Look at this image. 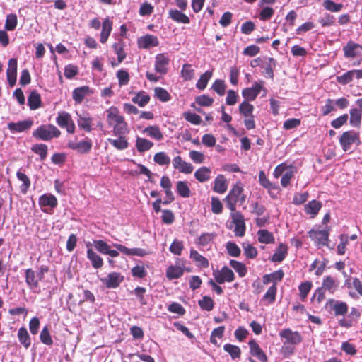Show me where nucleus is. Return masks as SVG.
Here are the masks:
<instances>
[{
    "label": "nucleus",
    "mask_w": 362,
    "mask_h": 362,
    "mask_svg": "<svg viewBox=\"0 0 362 362\" xmlns=\"http://www.w3.org/2000/svg\"><path fill=\"white\" fill-rule=\"evenodd\" d=\"M199 305L202 310L211 311L213 310L214 303L211 298L209 296H204L202 300L198 302Z\"/></svg>",
    "instance_id": "052dcab7"
},
{
    "label": "nucleus",
    "mask_w": 362,
    "mask_h": 362,
    "mask_svg": "<svg viewBox=\"0 0 362 362\" xmlns=\"http://www.w3.org/2000/svg\"><path fill=\"white\" fill-rule=\"evenodd\" d=\"M93 94V91L87 86L78 87L73 90L72 97L77 104H81L86 96Z\"/></svg>",
    "instance_id": "412c9836"
},
{
    "label": "nucleus",
    "mask_w": 362,
    "mask_h": 362,
    "mask_svg": "<svg viewBox=\"0 0 362 362\" xmlns=\"http://www.w3.org/2000/svg\"><path fill=\"white\" fill-rule=\"evenodd\" d=\"M211 169L203 166L197 169L194 173L195 178L200 182H205L210 179Z\"/></svg>",
    "instance_id": "e433bc0d"
},
{
    "label": "nucleus",
    "mask_w": 362,
    "mask_h": 362,
    "mask_svg": "<svg viewBox=\"0 0 362 362\" xmlns=\"http://www.w3.org/2000/svg\"><path fill=\"white\" fill-rule=\"evenodd\" d=\"M17 16L13 13L7 15L5 22V29L8 31L15 30L17 25Z\"/></svg>",
    "instance_id": "bf43d9fd"
},
{
    "label": "nucleus",
    "mask_w": 362,
    "mask_h": 362,
    "mask_svg": "<svg viewBox=\"0 0 362 362\" xmlns=\"http://www.w3.org/2000/svg\"><path fill=\"white\" fill-rule=\"evenodd\" d=\"M124 44L122 40H119L112 45L115 53L117 55V63H112L113 66L119 65L125 58L126 53L124 51Z\"/></svg>",
    "instance_id": "2f4dec72"
},
{
    "label": "nucleus",
    "mask_w": 362,
    "mask_h": 362,
    "mask_svg": "<svg viewBox=\"0 0 362 362\" xmlns=\"http://www.w3.org/2000/svg\"><path fill=\"white\" fill-rule=\"evenodd\" d=\"M76 115V122L78 127L86 132H90L93 130V118L90 117V114L86 112H83L81 113H78L77 112Z\"/></svg>",
    "instance_id": "9b49d317"
},
{
    "label": "nucleus",
    "mask_w": 362,
    "mask_h": 362,
    "mask_svg": "<svg viewBox=\"0 0 362 362\" xmlns=\"http://www.w3.org/2000/svg\"><path fill=\"white\" fill-rule=\"evenodd\" d=\"M153 146V143L146 139L137 137L136 139V146L139 152L148 151Z\"/></svg>",
    "instance_id": "a18cd8bd"
},
{
    "label": "nucleus",
    "mask_w": 362,
    "mask_h": 362,
    "mask_svg": "<svg viewBox=\"0 0 362 362\" xmlns=\"http://www.w3.org/2000/svg\"><path fill=\"white\" fill-rule=\"evenodd\" d=\"M92 141L89 139L81 141H76L74 140H69L67 146L71 150L76 151L79 153L86 154L90 151L92 148Z\"/></svg>",
    "instance_id": "423d86ee"
},
{
    "label": "nucleus",
    "mask_w": 362,
    "mask_h": 362,
    "mask_svg": "<svg viewBox=\"0 0 362 362\" xmlns=\"http://www.w3.org/2000/svg\"><path fill=\"white\" fill-rule=\"evenodd\" d=\"M126 134L115 135L117 139L108 138L107 141L112 145L116 149L122 151L127 148L129 143L125 138Z\"/></svg>",
    "instance_id": "c85d7f7f"
},
{
    "label": "nucleus",
    "mask_w": 362,
    "mask_h": 362,
    "mask_svg": "<svg viewBox=\"0 0 362 362\" xmlns=\"http://www.w3.org/2000/svg\"><path fill=\"white\" fill-rule=\"evenodd\" d=\"M184 274V270L182 267L177 265H170L166 270V276L168 279L172 280L178 279Z\"/></svg>",
    "instance_id": "4c0bfd02"
},
{
    "label": "nucleus",
    "mask_w": 362,
    "mask_h": 362,
    "mask_svg": "<svg viewBox=\"0 0 362 362\" xmlns=\"http://www.w3.org/2000/svg\"><path fill=\"white\" fill-rule=\"evenodd\" d=\"M32 151L35 153L36 154H38L40 157V160H43L45 159L47 155V146L45 144H35L31 148Z\"/></svg>",
    "instance_id": "6e6d98bb"
},
{
    "label": "nucleus",
    "mask_w": 362,
    "mask_h": 362,
    "mask_svg": "<svg viewBox=\"0 0 362 362\" xmlns=\"http://www.w3.org/2000/svg\"><path fill=\"white\" fill-rule=\"evenodd\" d=\"M309 237L317 244L327 245L329 240V232L327 230H311L308 232Z\"/></svg>",
    "instance_id": "aec40b11"
},
{
    "label": "nucleus",
    "mask_w": 362,
    "mask_h": 362,
    "mask_svg": "<svg viewBox=\"0 0 362 362\" xmlns=\"http://www.w3.org/2000/svg\"><path fill=\"white\" fill-rule=\"evenodd\" d=\"M238 110L244 117H248L253 115L254 106L249 102L244 100L240 104Z\"/></svg>",
    "instance_id": "49530a36"
},
{
    "label": "nucleus",
    "mask_w": 362,
    "mask_h": 362,
    "mask_svg": "<svg viewBox=\"0 0 362 362\" xmlns=\"http://www.w3.org/2000/svg\"><path fill=\"white\" fill-rule=\"evenodd\" d=\"M259 184L264 188H266L269 194L272 197H274L275 195L274 194V193L272 192L273 190H278L279 187L278 186L274 185L272 182H271L268 179L267 177H266L264 171L261 170L259 173Z\"/></svg>",
    "instance_id": "c756f323"
},
{
    "label": "nucleus",
    "mask_w": 362,
    "mask_h": 362,
    "mask_svg": "<svg viewBox=\"0 0 362 362\" xmlns=\"http://www.w3.org/2000/svg\"><path fill=\"white\" fill-rule=\"evenodd\" d=\"M25 282L28 286V288L32 291H35V289L39 287V279L38 276L35 275V272L32 269H27L25 271Z\"/></svg>",
    "instance_id": "5701e85b"
},
{
    "label": "nucleus",
    "mask_w": 362,
    "mask_h": 362,
    "mask_svg": "<svg viewBox=\"0 0 362 362\" xmlns=\"http://www.w3.org/2000/svg\"><path fill=\"white\" fill-rule=\"evenodd\" d=\"M223 349L230 354L233 360L238 359L240 357L241 351L238 346L226 344L223 346Z\"/></svg>",
    "instance_id": "09e8293b"
},
{
    "label": "nucleus",
    "mask_w": 362,
    "mask_h": 362,
    "mask_svg": "<svg viewBox=\"0 0 362 362\" xmlns=\"http://www.w3.org/2000/svg\"><path fill=\"white\" fill-rule=\"evenodd\" d=\"M279 336L282 339H285L288 343L292 344H297L302 340L300 334L297 332H293L290 329H286L282 330L279 333Z\"/></svg>",
    "instance_id": "b1692460"
},
{
    "label": "nucleus",
    "mask_w": 362,
    "mask_h": 362,
    "mask_svg": "<svg viewBox=\"0 0 362 362\" xmlns=\"http://www.w3.org/2000/svg\"><path fill=\"white\" fill-rule=\"evenodd\" d=\"M18 339L20 343L25 348L28 349L31 344V339L26 328L22 327L18 331Z\"/></svg>",
    "instance_id": "ea45409f"
},
{
    "label": "nucleus",
    "mask_w": 362,
    "mask_h": 362,
    "mask_svg": "<svg viewBox=\"0 0 362 362\" xmlns=\"http://www.w3.org/2000/svg\"><path fill=\"white\" fill-rule=\"evenodd\" d=\"M143 132L157 141H160L163 138V133L160 132V128L156 125L146 127Z\"/></svg>",
    "instance_id": "58836bf2"
},
{
    "label": "nucleus",
    "mask_w": 362,
    "mask_h": 362,
    "mask_svg": "<svg viewBox=\"0 0 362 362\" xmlns=\"http://www.w3.org/2000/svg\"><path fill=\"white\" fill-rule=\"evenodd\" d=\"M324 8L331 12H339L342 8L343 5L341 4H336L332 0H325L323 2Z\"/></svg>",
    "instance_id": "69168bd1"
},
{
    "label": "nucleus",
    "mask_w": 362,
    "mask_h": 362,
    "mask_svg": "<svg viewBox=\"0 0 362 362\" xmlns=\"http://www.w3.org/2000/svg\"><path fill=\"white\" fill-rule=\"evenodd\" d=\"M262 8L259 12V18L263 21L270 20L274 14V10L269 6H263Z\"/></svg>",
    "instance_id": "4d7b16f0"
},
{
    "label": "nucleus",
    "mask_w": 362,
    "mask_h": 362,
    "mask_svg": "<svg viewBox=\"0 0 362 362\" xmlns=\"http://www.w3.org/2000/svg\"><path fill=\"white\" fill-rule=\"evenodd\" d=\"M86 245L87 247V258L91 262L92 267L95 269H100L103 265V258L93 250L90 242H88Z\"/></svg>",
    "instance_id": "ddd939ff"
},
{
    "label": "nucleus",
    "mask_w": 362,
    "mask_h": 362,
    "mask_svg": "<svg viewBox=\"0 0 362 362\" xmlns=\"http://www.w3.org/2000/svg\"><path fill=\"white\" fill-rule=\"evenodd\" d=\"M39 204L41 207L49 206L54 208L57 206V198L52 194H44L39 198Z\"/></svg>",
    "instance_id": "72a5a7b5"
},
{
    "label": "nucleus",
    "mask_w": 362,
    "mask_h": 362,
    "mask_svg": "<svg viewBox=\"0 0 362 362\" xmlns=\"http://www.w3.org/2000/svg\"><path fill=\"white\" fill-rule=\"evenodd\" d=\"M344 55L346 58H354L362 53V46L353 41H349L343 47Z\"/></svg>",
    "instance_id": "f8f14e48"
},
{
    "label": "nucleus",
    "mask_w": 362,
    "mask_h": 362,
    "mask_svg": "<svg viewBox=\"0 0 362 362\" xmlns=\"http://www.w3.org/2000/svg\"><path fill=\"white\" fill-rule=\"evenodd\" d=\"M354 78L357 79L362 78V69L348 71L341 76H337L336 80L339 84L345 86L351 83Z\"/></svg>",
    "instance_id": "9d476101"
},
{
    "label": "nucleus",
    "mask_w": 362,
    "mask_h": 362,
    "mask_svg": "<svg viewBox=\"0 0 362 362\" xmlns=\"http://www.w3.org/2000/svg\"><path fill=\"white\" fill-rule=\"evenodd\" d=\"M17 59L11 58L8 60L6 70V77L10 86H13L17 78Z\"/></svg>",
    "instance_id": "a211bd4d"
},
{
    "label": "nucleus",
    "mask_w": 362,
    "mask_h": 362,
    "mask_svg": "<svg viewBox=\"0 0 362 362\" xmlns=\"http://www.w3.org/2000/svg\"><path fill=\"white\" fill-rule=\"evenodd\" d=\"M169 64V59L165 54H158L156 57L155 69L157 72L161 74H165L168 69L167 66Z\"/></svg>",
    "instance_id": "393cba45"
},
{
    "label": "nucleus",
    "mask_w": 362,
    "mask_h": 362,
    "mask_svg": "<svg viewBox=\"0 0 362 362\" xmlns=\"http://www.w3.org/2000/svg\"><path fill=\"white\" fill-rule=\"evenodd\" d=\"M112 246L119 250V252L127 256L144 257L148 254V252L142 248H128L126 246L118 243H114Z\"/></svg>",
    "instance_id": "2eb2a0df"
},
{
    "label": "nucleus",
    "mask_w": 362,
    "mask_h": 362,
    "mask_svg": "<svg viewBox=\"0 0 362 362\" xmlns=\"http://www.w3.org/2000/svg\"><path fill=\"white\" fill-rule=\"evenodd\" d=\"M230 265L235 270L236 272L238 273L240 277L245 276L247 273V268L243 263L236 260H230Z\"/></svg>",
    "instance_id": "680f3d73"
},
{
    "label": "nucleus",
    "mask_w": 362,
    "mask_h": 362,
    "mask_svg": "<svg viewBox=\"0 0 362 362\" xmlns=\"http://www.w3.org/2000/svg\"><path fill=\"white\" fill-rule=\"evenodd\" d=\"M150 100V96L145 91L139 92L134 97L132 98V101L134 103L138 104L141 107L146 105Z\"/></svg>",
    "instance_id": "79ce46f5"
},
{
    "label": "nucleus",
    "mask_w": 362,
    "mask_h": 362,
    "mask_svg": "<svg viewBox=\"0 0 362 362\" xmlns=\"http://www.w3.org/2000/svg\"><path fill=\"white\" fill-rule=\"evenodd\" d=\"M40 339V341L46 345L50 346L53 344V340L50 336L47 326L44 327L42 329Z\"/></svg>",
    "instance_id": "774afa93"
},
{
    "label": "nucleus",
    "mask_w": 362,
    "mask_h": 362,
    "mask_svg": "<svg viewBox=\"0 0 362 362\" xmlns=\"http://www.w3.org/2000/svg\"><path fill=\"white\" fill-rule=\"evenodd\" d=\"M189 257L196 263L197 267L207 268L209 266L208 259L195 250H191Z\"/></svg>",
    "instance_id": "f704fd0d"
},
{
    "label": "nucleus",
    "mask_w": 362,
    "mask_h": 362,
    "mask_svg": "<svg viewBox=\"0 0 362 362\" xmlns=\"http://www.w3.org/2000/svg\"><path fill=\"white\" fill-rule=\"evenodd\" d=\"M137 44L139 48L149 49L157 47L159 45V41L156 36L148 34L139 37Z\"/></svg>",
    "instance_id": "6ab92c4d"
},
{
    "label": "nucleus",
    "mask_w": 362,
    "mask_h": 362,
    "mask_svg": "<svg viewBox=\"0 0 362 362\" xmlns=\"http://www.w3.org/2000/svg\"><path fill=\"white\" fill-rule=\"evenodd\" d=\"M248 344L250 349V354L253 356L257 358V359L259 360L261 362L267 361V358L264 352L262 351V349L259 347V344L255 340H250Z\"/></svg>",
    "instance_id": "a878e982"
},
{
    "label": "nucleus",
    "mask_w": 362,
    "mask_h": 362,
    "mask_svg": "<svg viewBox=\"0 0 362 362\" xmlns=\"http://www.w3.org/2000/svg\"><path fill=\"white\" fill-rule=\"evenodd\" d=\"M262 88V85L261 83L255 82L252 87L246 88L243 90L242 95L245 98V100L254 101L257 95L259 94Z\"/></svg>",
    "instance_id": "f3484780"
},
{
    "label": "nucleus",
    "mask_w": 362,
    "mask_h": 362,
    "mask_svg": "<svg viewBox=\"0 0 362 362\" xmlns=\"http://www.w3.org/2000/svg\"><path fill=\"white\" fill-rule=\"evenodd\" d=\"M173 166L180 173L189 174L192 173L194 167L190 163L182 160L180 156H175L172 160Z\"/></svg>",
    "instance_id": "4468645a"
},
{
    "label": "nucleus",
    "mask_w": 362,
    "mask_h": 362,
    "mask_svg": "<svg viewBox=\"0 0 362 362\" xmlns=\"http://www.w3.org/2000/svg\"><path fill=\"white\" fill-rule=\"evenodd\" d=\"M28 105L30 110H36L41 105V98L37 91H32L28 99Z\"/></svg>",
    "instance_id": "37998d69"
},
{
    "label": "nucleus",
    "mask_w": 362,
    "mask_h": 362,
    "mask_svg": "<svg viewBox=\"0 0 362 362\" xmlns=\"http://www.w3.org/2000/svg\"><path fill=\"white\" fill-rule=\"evenodd\" d=\"M228 189V182L223 175H218L214 180L213 190L218 194H223Z\"/></svg>",
    "instance_id": "cd10ccee"
},
{
    "label": "nucleus",
    "mask_w": 362,
    "mask_h": 362,
    "mask_svg": "<svg viewBox=\"0 0 362 362\" xmlns=\"http://www.w3.org/2000/svg\"><path fill=\"white\" fill-rule=\"evenodd\" d=\"M56 122L60 127L65 128L67 132L74 133L76 127L69 113L66 112L59 113Z\"/></svg>",
    "instance_id": "39448f33"
},
{
    "label": "nucleus",
    "mask_w": 362,
    "mask_h": 362,
    "mask_svg": "<svg viewBox=\"0 0 362 362\" xmlns=\"http://www.w3.org/2000/svg\"><path fill=\"white\" fill-rule=\"evenodd\" d=\"M312 288V283L310 281H305L300 284L299 289V295L301 300H304L308 293L310 292Z\"/></svg>",
    "instance_id": "0e129e2a"
},
{
    "label": "nucleus",
    "mask_w": 362,
    "mask_h": 362,
    "mask_svg": "<svg viewBox=\"0 0 362 362\" xmlns=\"http://www.w3.org/2000/svg\"><path fill=\"white\" fill-rule=\"evenodd\" d=\"M361 117L362 112L359 109L354 107L350 110V124L352 127H358L361 124Z\"/></svg>",
    "instance_id": "c03bdc74"
},
{
    "label": "nucleus",
    "mask_w": 362,
    "mask_h": 362,
    "mask_svg": "<svg viewBox=\"0 0 362 362\" xmlns=\"http://www.w3.org/2000/svg\"><path fill=\"white\" fill-rule=\"evenodd\" d=\"M154 93L155 96L162 102H168L170 100V95L169 93L163 88H155Z\"/></svg>",
    "instance_id": "e2e57ef3"
},
{
    "label": "nucleus",
    "mask_w": 362,
    "mask_h": 362,
    "mask_svg": "<svg viewBox=\"0 0 362 362\" xmlns=\"http://www.w3.org/2000/svg\"><path fill=\"white\" fill-rule=\"evenodd\" d=\"M106 122L112 129L113 135L127 134L129 132L128 124L119 109L115 106L110 107L106 111Z\"/></svg>",
    "instance_id": "f257e3e1"
},
{
    "label": "nucleus",
    "mask_w": 362,
    "mask_h": 362,
    "mask_svg": "<svg viewBox=\"0 0 362 362\" xmlns=\"http://www.w3.org/2000/svg\"><path fill=\"white\" fill-rule=\"evenodd\" d=\"M33 124V120L26 119L18 122H10L8 124V128L12 133L23 132L29 129Z\"/></svg>",
    "instance_id": "4be33fe9"
},
{
    "label": "nucleus",
    "mask_w": 362,
    "mask_h": 362,
    "mask_svg": "<svg viewBox=\"0 0 362 362\" xmlns=\"http://www.w3.org/2000/svg\"><path fill=\"white\" fill-rule=\"evenodd\" d=\"M230 217L235 225L234 233L236 236L242 237L245 232V223L243 216L240 212H231Z\"/></svg>",
    "instance_id": "0eeeda50"
},
{
    "label": "nucleus",
    "mask_w": 362,
    "mask_h": 362,
    "mask_svg": "<svg viewBox=\"0 0 362 362\" xmlns=\"http://www.w3.org/2000/svg\"><path fill=\"white\" fill-rule=\"evenodd\" d=\"M124 277L118 272L110 273L106 277L100 279L101 282L107 288H116L123 281Z\"/></svg>",
    "instance_id": "1a4fd4ad"
},
{
    "label": "nucleus",
    "mask_w": 362,
    "mask_h": 362,
    "mask_svg": "<svg viewBox=\"0 0 362 362\" xmlns=\"http://www.w3.org/2000/svg\"><path fill=\"white\" fill-rule=\"evenodd\" d=\"M153 160L159 165H168L170 163V158L165 152H158L154 155Z\"/></svg>",
    "instance_id": "603ef678"
},
{
    "label": "nucleus",
    "mask_w": 362,
    "mask_h": 362,
    "mask_svg": "<svg viewBox=\"0 0 362 362\" xmlns=\"http://www.w3.org/2000/svg\"><path fill=\"white\" fill-rule=\"evenodd\" d=\"M339 287V281L330 276L324 278L322 288L328 291L330 293H334Z\"/></svg>",
    "instance_id": "473e14b6"
},
{
    "label": "nucleus",
    "mask_w": 362,
    "mask_h": 362,
    "mask_svg": "<svg viewBox=\"0 0 362 362\" xmlns=\"http://www.w3.org/2000/svg\"><path fill=\"white\" fill-rule=\"evenodd\" d=\"M326 306L332 310L335 315H344L348 312V305L345 302L329 299Z\"/></svg>",
    "instance_id": "dca6fc26"
},
{
    "label": "nucleus",
    "mask_w": 362,
    "mask_h": 362,
    "mask_svg": "<svg viewBox=\"0 0 362 362\" xmlns=\"http://www.w3.org/2000/svg\"><path fill=\"white\" fill-rule=\"evenodd\" d=\"M211 88L218 95L222 96L226 93V86L223 80H216L212 84Z\"/></svg>",
    "instance_id": "338daca9"
},
{
    "label": "nucleus",
    "mask_w": 362,
    "mask_h": 362,
    "mask_svg": "<svg viewBox=\"0 0 362 362\" xmlns=\"http://www.w3.org/2000/svg\"><path fill=\"white\" fill-rule=\"evenodd\" d=\"M322 207V204L319 201L312 200L306 204L304 209L306 214L311 215V217H315Z\"/></svg>",
    "instance_id": "c9c22d12"
},
{
    "label": "nucleus",
    "mask_w": 362,
    "mask_h": 362,
    "mask_svg": "<svg viewBox=\"0 0 362 362\" xmlns=\"http://www.w3.org/2000/svg\"><path fill=\"white\" fill-rule=\"evenodd\" d=\"M339 143L344 151H348L351 149V145L356 144L358 146L361 144L359 133L354 131H347L344 132L339 139Z\"/></svg>",
    "instance_id": "20e7f679"
},
{
    "label": "nucleus",
    "mask_w": 362,
    "mask_h": 362,
    "mask_svg": "<svg viewBox=\"0 0 362 362\" xmlns=\"http://www.w3.org/2000/svg\"><path fill=\"white\" fill-rule=\"evenodd\" d=\"M212 76V71H207L205 73H204L202 75H201L199 79L198 80L196 86L199 90H204L210 80V78Z\"/></svg>",
    "instance_id": "864d4df0"
},
{
    "label": "nucleus",
    "mask_w": 362,
    "mask_h": 362,
    "mask_svg": "<svg viewBox=\"0 0 362 362\" xmlns=\"http://www.w3.org/2000/svg\"><path fill=\"white\" fill-rule=\"evenodd\" d=\"M216 235L214 233H204L200 235L197 243L202 247H207L211 244Z\"/></svg>",
    "instance_id": "13d9d810"
},
{
    "label": "nucleus",
    "mask_w": 362,
    "mask_h": 362,
    "mask_svg": "<svg viewBox=\"0 0 362 362\" xmlns=\"http://www.w3.org/2000/svg\"><path fill=\"white\" fill-rule=\"evenodd\" d=\"M246 197L243 194V187L240 182L233 186L224 201L231 212H237L236 205H242L245 202Z\"/></svg>",
    "instance_id": "f03ea898"
},
{
    "label": "nucleus",
    "mask_w": 362,
    "mask_h": 362,
    "mask_svg": "<svg viewBox=\"0 0 362 362\" xmlns=\"http://www.w3.org/2000/svg\"><path fill=\"white\" fill-rule=\"evenodd\" d=\"M60 131L54 125H41L33 132V136L42 141H49L60 136Z\"/></svg>",
    "instance_id": "7ed1b4c3"
},
{
    "label": "nucleus",
    "mask_w": 362,
    "mask_h": 362,
    "mask_svg": "<svg viewBox=\"0 0 362 362\" xmlns=\"http://www.w3.org/2000/svg\"><path fill=\"white\" fill-rule=\"evenodd\" d=\"M213 276L218 284H223L225 281L232 282L235 279L234 273L227 267H223L221 270L214 271Z\"/></svg>",
    "instance_id": "6e6552de"
},
{
    "label": "nucleus",
    "mask_w": 362,
    "mask_h": 362,
    "mask_svg": "<svg viewBox=\"0 0 362 362\" xmlns=\"http://www.w3.org/2000/svg\"><path fill=\"white\" fill-rule=\"evenodd\" d=\"M18 179L22 182V185L20 187L21 192L23 194H25L30 186V181L29 177L21 171H18L16 173Z\"/></svg>",
    "instance_id": "de8ad7c7"
},
{
    "label": "nucleus",
    "mask_w": 362,
    "mask_h": 362,
    "mask_svg": "<svg viewBox=\"0 0 362 362\" xmlns=\"http://www.w3.org/2000/svg\"><path fill=\"white\" fill-rule=\"evenodd\" d=\"M177 193L184 198L189 197L190 196V189L189 188L187 182L186 181H178L177 182Z\"/></svg>",
    "instance_id": "8fccbe9b"
},
{
    "label": "nucleus",
    "mask_w": 362,
    "mask_h": 362,
    "mask_svg": "<svg viewBox=\"0 0 362 362\" xmlns=\"http://www.w3.org/2000/svg\"><path fill=\"white\" fill-rule=\"evenodd\" d=\"M112 29V22L108 17L105 18L103 22L102 31L100 33V41L102 43H105L111 33Z\"/></svg>",
    "instance_id": "7c9ffc66"
},
{
    "label": "nucleus",
    "mask_w": 362,
    "mask_h": 362,
    "mask_svg": "<svg viewBox=\"0 0 362 362\" xmlns=\"http://www.w3.org/2000/svg\"><path fill=\"white\" fill-rule=\"evenodd\" d=\"M287 246L283 243H281L279 245L278 248L276 249V252L272 255L271 259L272 261L274 262H282L286 257V255L287 254Z\"/></svg>",
    "instance_id": "a19ab883"
},
{
    "label": "nucleus",
    "mask_w": 362,
    "mask_h": 362,
    "mask_svg": "<svg viewBox=\"0 0 362 362\" xmlns=\"http://www.w3.org/2000/svg\"><path fill=\"white\" fill-rule=\"evenodd\" d=\"M168 16L173 21L177 23L188 24L190 22L189 17L183 13L182 11L177 9H170L168 11Z\"/></svg>",
    "instance_id": "bb28decb"
},
{
    "label": "nucleus",
    "mask_w": 362,
    "mask_h": 362,
    "mask_svg": "<svg viewBox=\"0 0 362 362\" xmlns=\"http://www.w3.org/2000/svg\"><path fill=\"white\" fill-rule=\"evenodd\" d=\"M258 240L260 243L269 244L274 241V238L270 232L267 230H259L257 233Z\"/></svg>",
    "instance_id": "3c124183"
},
{
    "label": "nucleus",
    "mask_w": 362,
    "mask_h": 362,
    "mask_svg": "<svg viewBox=\"0 0 362 362\" xmlns=\"http://www.w3.org/2000/svg\"><path fill=\"white\" fill-rule=\"evenodd\" d=\"M93 245L95 250L103 255H106L110 245L103 240H93Z\"/></svg>",
    "instance_id": "5fc2aeb1"
}]
</instances>
